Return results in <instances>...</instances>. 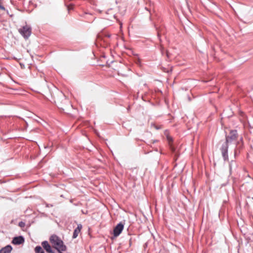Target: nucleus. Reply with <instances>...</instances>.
<instances>
[{
	"instance_id": "1",
	"label": "nucleus",
	"mask_w": 253,
	"mask_h": 253,
	"mask_svg": "<svg viewBox=\"0 0 253 253\" xmlns=\"http://www.w3.org/2000/svg\"><path fill=\"white\" fill-rule=\"evenodd\" d=\"M238 137V134L236 130H230L229 134L226 136L225 142L222 144L221 148L222 155L225 161L228 160V143L236 141Z\"/></svg>"
},
{
	"instance_id": "2",
	"label": "nucleus",
	"mask_w": 253,
	"mask_h": 253,
	"mask_svg": "<svg viewBox=\"0 0 253 253\" xmlns=\"http://www.w3.org/2000/svg\"><path fill=\"white\" fill-rule=\"evenodd\" d=\"M49 241L53 247L57 251H65L66 250V246L64 244L62 240L57 235L51 236Z\"/></svg>"
},
{
	"instance_id": "3",
	"label": "nucleus",
	"mask_w": 253,
	"mask_h": 253,
	"mask_svg": "<svg viewBox=\"0 0 253 253\" xmlns=\"http://www.w3.org/2000/svg\"><path fill=\"white\" fill-rule=\"evenodd\" d=\"M18 31L25 39H27L32 33V29L29 26L26 25L20 28Z\"/></svg>"
},
{
	"instance_id": "4",
	"label": "nucleus",
	"mask_w": 253,
	"mask_h": 253,
	"mask_svg": "<svg viewBox=\"0 0 253 253\" xmlns=\"http://www.w3.org/2000/svg\"><path fill=\"white\" fill-rule=\"evenodd\" d=\"M124 227V224L121 222L118 223L114 228L113 234L114 237H118L122 232Z\"/></svg>"
},
{
	"instance_id": "5",
	"label": "nucleus",
	"mask_w": 253,
	"mask_h": 253,
	"mask_svg": "<svg viewBox=\"0 0 253 253\" xmlns=\"http://www.w3.org/2000/svg\"><path fill=\"white\" fill-rule=\"evenodd\" d=\"M42 245L47 253H55V252L52 249L51 246L49 245L47 241H44L42 242Z\"/></svg>"
},
{
	"instance_id": "6",
	"label": "nucleus",
	"mask_w": 253,
	"mask_h": 253,
	"mask_svg": "<svg viewBox=\"0 0 253 253\" xmlns=\"http://www.w3.org/2000/svg\"><path fill=\"white\" fill-rule=\"evenodd\" d=\"M24 238L21 236L15 237L13 238L12 243L14 245H20L24 243Z\"/></svg>"
},
{
	"instance_id": "7",
	"label": "nucleus",
	"mask_w": 253,
	"mask_h": 253,
	"mask_svg": "<svg viewBox=\"0 0 253 253\" xmlns=\"http://www.w3.org/2000/svg\"><path fill=\"white\" fill-rule=\"evenodd\" d=\"M243 145V138L241 137L239 141L237 142L236 148L234 151V155L236 156L239 153L240 149H241Z\"/></svg>"
},
{
	"instance_id": "8",
	"label": "nucleus",
	"mask_w": 253,
	"mask_h": 253,
	"mask_svg": "<svg viewBox=\"0 0 253 253\" xmlns=\"http://www.w3.org/2000/svg\"><path fill=\"white\" fill-rule=\"evenodd\" d=\"M82 227L83 226L82 224H79L78 225L77 227L75 229L73 232V235L72 237L73 239H75L78 236V235L80 233L81 229H82Z\"/></svg>"
},
{
	"instance_id": "9",
	"label": "nucleus",
	"mask_w": 253,
	"mask_h": 253,
	"mask_svg": "<svg viewBox=\"0 0 253 253\" xmlns=\"http://www.w3.org/2000/svg\"><path fill=\"white\" fill-rule=\"evenodd\" d=\"M12 248L10 245H7L0 250V253H10Z\"/></svg>"
},
{
	"instance_id": "10",
	"label": "nucleus",
	"mask_w": 253,
	"mask_h": 253,
	"mask_svg": "<svg viewBox=\"0 0 253 253\" xmlns=\"http://www.w3.org/2000/svg\"><path fill=\"white\" fill-rule=\"evenodd\" d=\"M106 14L110 15L107 17L108 19L112 20V18L115 19V15L114 13L113 12L112 9H110L107 11H106Z\"/></svg>"
},
{
	"instance_id": "11",
	"label": "nucleus",
	"mask_w": 253,
	"mask_h": 253,
	"mask_svg": "<svg viewBox=\"0 0 253 253\" xmlns=\"http://www.w3.org/2000/svg\"><path fill=\"white\" fill-rule=\"evenodd\" d=\"M35 252L36 253H44L43 250L41 246H37L35 248Z\"/></svg>"
},
{
	"instance_id": "12",
	"label": "nucleus",
	"mask_w": 253,
	"mask_h": 253,
	"mask_svg": "<svg viewBox=\"0 0 253 253\" xmlns=\"http://www.w3.org/2000/svg\"><path fill=\"white\" fill-rule=\"evenodd\" d=\"M168 139L169 141V147H170V149L171 150V151L173 152H174L175 151V148L174 147L170 144V142L171 141H172V138H170V137H168Z\"/></svg>"
},
{
	"instance_id": "13",
	"label": "nucleus",
	"mask_w": 253,
	"mask_h": 253,
	"mask_svg": "<svg viewBox=\"0 0 253 253\" xmlns=\"http://www.w3.org/2000/svg\"><path fill=\"white\" fill-rule=\"evenodd\" d=\"M19 225L21 227H24L25 226V223L22 221H21L19 223Z\"/></svg>"
},
{
	"instance_id": "14",
	"label": "nucleus",
	"mask_w": 253,
	"mask_h": 253,
	"mask_svg": "<svg viewBox=\"0 0 253 253\" xmlns=\"http://www.w3.org/2000/svg\"><path fill=\"white\" fill-rule=\"evenodd\" d=\"M145 9L149 11V12L150 13V14H151V8H147L146 7Z\"/></svg>"
},
{
	"instance_id": "15",
	"label": "nucleus",
	"mask_w": 253,
	"mask_h": 253,
	"mask_svg": "<svg viewBox=\"0 0 253 253\" xmlns=\"http://www.w3.org/2000/svg\"><path fill=\"white\" fill-rule=\"evenodd\" d=\"M60 96H61L62 98H64V99L65 98V96L62 93H60Z\"/></svg>"
},
{
	"instance_id": "16",
	"label": "nucleus",
	"mask_w": 253,
	"mask_h": 253,
	"mask_svg": "<svg viewBox=\"0 0 253 253\" xmlns=\"http://www.w3.org/2000/svg\"><path fill=\"white\" fill-rule=\"evenodd\" d=\"M72 8H73V6H71V7L70 6H68V10H70V9H71Z\"/></svg>"
},
{
	"instance_id": "17",
	"label": "nucleus",
	"mask_w": 253,
	"mask_h": 253,
	"mask_svg": "<svg viewBox=\"0 0 253 253\" xmlns=\"http://www.w3.org/2000/svg\"><path fill=\"white\" fill-rule=\"evenodd\" d=\"M58 102H59V100L57 99V103H58Z\"/></svg>"
},
{
	"instance_id": "18",
	"label": "nucleus",
	"mask_w": 253,
	"mask_h": 253,
	"mask_svg": "<svg viewBox=\"0 0 253 253\" xmlns=\"http://www.w3.org/2000/svg\"><path fill=\"white\" fill-rule=\"evenodd\" d=\"M252 199L253 200V197L252 198Z\"/></svg>"
}]
</instances>
